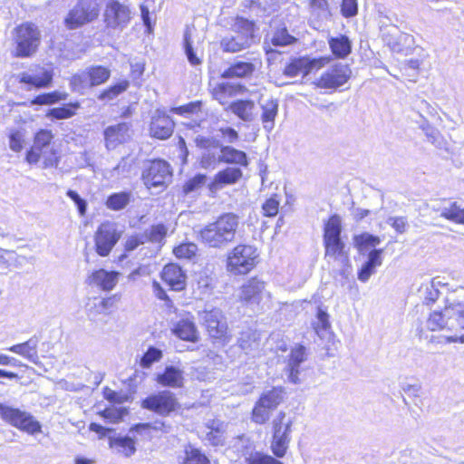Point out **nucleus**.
<instances>
[{"mask_svg":"<svg viewBox=\"0 0 464 464\" xmlns=\"http://www.w3.org/2000/svg\"><path fill=\"white\" fill-rule=\"evenodd\" d=\"M426 327L430 331L454 333L453 335L447 337V342L464 343V335H458L459 331H464V304L450 303L441 310L433 311L426 321Z\"/></svg>","mask_w":464,"mask_h":464,"instance_id":"nucleus-1","label":"nucleus"},{"mask_svg":"<svg viewBox=\"0 0 464 464\" xmlns=\"http://www.w3.org/2000/svg\"><path fill=\"white\" fill-rule=\"evenodd\" d=\"M239 226V217L234 213H225L199 231L201 241L213 248H224L234 242Z\"/></svg>","mask_w":464,"mask_h":464,"instance_id":"nucleus-2","label":"nucleus"},{"mask_svg":"<svg viewBox=\"0 0 464 464\" xmlns=\"http://www.w3.org/2000/svg\"><path fill=\"white\" fill-rule=\"evenodd\" d=\"M53 135L49 130H41L34 135V143L27 151L25 160L29 164L43 161L44 169L57 167L59 152L53 142Z\"/></svg>","mask_w":464,"mask_h":464,"instance_id":"nucleus-3","label":"nucleus"},{"mask_svg":"<svg viewBox=\"0 0 464 464\" xmlns=\"http://www.w3.org/2000/svg\"><path fill=\"white\" fill-rule=\"evenodd\" d=\"M13 37L14 49L12 53L16 58H28L38 50L41 43V33L32 23H24L14 29Z\"/></svg>","mask_w":464,"mask_h":464,"instance_id":"nucleus-4","label":"nucleus"},{"mask_svg":"<svg viewBox=\"0 0 464 464\" xmlns=\"http://www.w3.org/2000/svg\"><path fill=\"white\" fill-rule=\"evenodd\" d=\"M257 249L251 245H237L227 253V271L232 275H246L256 265Z\"/></svg>","mask_w":464,"mask_h":464,"instance_id":"nucleus-5","label":"nucleus"},{"mask_svg":"<svg viewBox=\"0 0 464 464\" xmlns=\"http://www.w3.org/2000/svg\"><path fill=\"white\" fill-rule=\"evenodd\" d=\"M234 34L221 40L225 52L236 53L249 47L254 42L255 24L246 19H237L234 25Z\"/></svg>","mask_w":464,"mask_h":464,"instance_id":"nucleus-6","label":"nucleus"},{"mask_svg":"<svg viewBox=\"0 0 464 464\" xmlns=\"http://www.w3.org/2000/svg\"><path fill=\"white\" fill-rule=\"evenodd\" d=\"M99 14V0H79L64 18V24L69 30L77 29L93 22Z\"/></svg>","mask_w":464,"mask_h":464,"instance_id":"nucleus-7","label":"nucleus"},{"mask_svg":"<svg viewBox=\"0 0 464 464\" xmlns=\"http://www.w3.org/2000/svg\"><path fill=\"white\" fill-rule=\"evenodd\" d=\"M0 417L4 421L30 435L42 431L41 423L24 411L0 403Z\"/></svg>","mask_w":464,"mask_h":464,"instance_id":"nucleus-8","label":"nucleus"},{"mask_svg":"<svg viewBox=\"0 0 464 464\" xmlns=\"http://www.w3.org/2000/svg\"><path fill=\"white\" fill-rule=\"evenodd\" d=\"M121 236L122 230L119 229L116 223L111 221L102 223L94 234L96 253L102 257L108 256Z\"/></svg>","mask_w":464,"mask_h":464,"instance_id":"nucleus-9","label":"nucleus"},{"mask_svg":"<svg viewBox=\"0 0 464 464\" xmlns=\"http://www.w3.org/2000/svg\"><path fill=\"white\" fill-rule=\"evenodd\" d=\"M172 177L169 164L162 160L145 163L142 179L147 188H165Z\"/></svg>","mask_w":464,"mask_h":464,"instance_id":"nucleus-10","label":"nucleus"},{"mask_svg":"<svg viewBox=\"0 0 464 464\" xmlns=\"http://www.w3.org/2000/svg\"><path fill=\"white\" fill-rule=\"evenodd\" d=\"M130 10L117 0H107L103 19L107 28L123 30L130 21Z\"/></svg>","mask_w":464,"mask_h":464,"instance_id":"nucleus-11","label":"nucleus"},{"mask_svg":"<svg viewBox=\"0 0 464 464\" xmlns=\"http://www.w3.org/2000/svg\"><path fill=\"white\" fill-rule=\"evenodd\" d=\"M197 147L203 150L199 164L205 169H215L222 162L221 143L214 138L198 136L195 139Z\"/></svg>","mask_w":464,"mask_h":464,"instance_id":"nucleus-12","label":"nucleus"},{"mask_svg":"<svg viewBox=\"0 0 464 464\" xmlns=\"http://www.w3.org/2000/svg\"><path fill=\"white\" fill-rule=\"evenodd\" d=\"M141 406L159 415L169 416L179 408V403L174 393L169 391H162L144 399Z\"/></svg>","mask_w":464,"mask_h":464,"instance_id":"nucleus-13","label":"nucleus"},{"mask_svg":"<svg viewBox=\"0 0 464 464\" xmlns=\"http://www.w3.org/2000/svg\"><path fill=\"white\" fill-rule=\"evenodd\" d=\"M237 296L245 304L257 306L264 299L270 298V293L266 290L264 281L252 277L242 285Z\"/></svg>","mask_w":464,"mask_h":464,"instance_id":"nucleus-14","label":"nucleus"},{"mask_svg":"<svg viewBox=\"0 0 464 464\" xmlns=\"http://www.w3.org/2000/svg\"><path fill=\"white\" fill-rule=\"evenodd\" d=\"M169 328L175 336L183 341L197 343L199 339L193 316L188 313L181 314L176 319H171Z\"/></svg>","mask_w":464,"mask_h":464,"instance_id":"nucleus-15","label":"nucleus"},{"mask_svg":"<svg viewBox=\"0 0 464 464\" xmlns=\"http://www.w3.org/2000/svg\"><path fill=\"white\" fill-rule=\"evenodd\" d=\"M257 104L263 129L269 133L276 126V119L279 111V101L271 94H260Z\"/></svg>","mask_w":464,"mask_h":464,"instance_id":"nucleus-16","label":"nucleus"},{"mask_svg":"<svg viewBox=\"0 0 464 464\" xmlns=\"http://www.w3.org/2000/svg\"><path fill=\"white\" fill-rule=\"evenodd\" d=\"M200 318L203 321L208 334L215 339L225 338L227 333V320L220 309L213 308L204 310L200 313Z\"/></svg>","mask_w":464,"mask_h":464,"instance_id":"nucleus-17","label":"nucleus"},{"mask_svg":"<svg viewBox=\"0 0 464 464\" xmlns=\"http://www.w3.org/2000/svg\"><path fill=\"white\" fill-rule=\"evenodd\" d=\"M351 74L352 71L347 64L336 63L321 75L317 86L325 89L338 88L350 79Z\"/></svg>","mask_w":464,"mask_h":464,"instance_id":"nucleus-18","label":"nucleus"},{"mask_svg":"<svg viewBox=\"0 0 464 464\" xmlns=\"http://www.w3.org/2000/svg\"><path fill=\"white\" fill-rule=\"evenodd\" d=\"M130 123L120 122L108 126L104 131V141L107 150H114L130 139Z\"/></svg>","mask_w":464,"mask_h":464,"instance_id":"nucleus-19","label":"nucleus"},{"mask_svg":"<svg viewBox=\"0 0 464 464\" xmlns=\"http://www.w3.org/2000/svg\"><path fill=\"white\" fill-rule=\"evenodd\" d=\"M20 83L29 84L35 88L48 87L53 77V69L44 66H36L32 72H24L18 74Z\"/></svg>","mask_w":464,"mask_h":464,"instance_id":"nucleus-20","label":"nucleus"},{"mask_svg":"<svg viewBox=\"0 0 464 464\" xmlns=\"http://www.w3.org/2000/svg\"><path fill=\"white\" fill-rule=\"evenodd\" d=\"M174 125V121L169 115L157 111L151 118L150 134L153 138L166 140L172 135Z\"/></svg>","mask_w":464,"mask_h":464,"instance_id":"nucleus-21","label":"nucleus"},{"mask_svg":"<svg viewBox=\"0 0 464 464\" xmlns=\"http://www.w3.org/2000/svg\"><path fill=\"white\" fill-rule=\"evenodd\" d=\"M306 349L303 345H295L292 348L286 366L287 378L292 383L300 382V373L303 370L302 363L307 359Z\"/></svg>","mask_w":464,"mask_h":464,"instance_id":"nucleus-22","label":"nucleus"},{"mask_svg":"<svg viewBox=\"0 0 464 464\" xmlns=\"http://www.w3.org/2000/svg\"><path fill=\"white\" fill-rule=\"evenodd\" d=\"M120 273L116 271H107L98 269L92 272L86 279L89 285L96 286L102 291L112 290L119 281Z\"/></svg>","mask_w":464,"mask_h":464,"instance_id":"nucleus-23","label":"nucleus"},{"mask_svg":"<svg viewBox=\"0 0 464 464\" xmlns=\"http://www.w3.org/2000/svg\"><path fill=\"white\" fill-rule=\"evenodd\" d=\"M233 448L245 456L246 464H268L269 462L270 456L252 451V443L245 436L235 439Z\"/></svg>","mask_w":464,"mask_h":464,"instance_id":"nucleus-24","label":"nucleus"},{"mask_svg":"<svg viewBox=\"0 0 464 464\" xmlns=\"http://www.w3.org/2000/svg\"><path fill=\"white\" fill-rule=\"evenodd\" d=\"M157 382L164 387L181 388L184 385L183 370L173 366H166L162 373L157 375Z\"/></svg>","mask_w":464,"mask_h":464,"instance_id":"nucleus-25","label":"nucleus"},{"mask_svg":"<svg viewBox=\"0 0 464 464\" xmlns=\"http://www.w3.org/2000/svg\"><path fill=\"white\" fill-rule=\"evenodd\" d=\"M161 278L173 290L179 291L185 287L186 276L178 265L169 264L165 266L161 272Z\"/></svg>","mask_w":464,"mask_h":464,"instance_id":"nucleus-26","label":"nucleus"},{"mask_svg":"<svg viewBox=\"0 0 464 464\" xmlns=\"http://www.w3.org/2000/svg\"><path fill=\"white\" fill-rule=\"evenodd\" d=\"M229 110L240 120L252 122L256 119V104L251 100H237L230 103Z\"/></svg>","mask_w":464,"mask_h":464,"instance_id":"nucleus-27","label":"nucleus"},{"mask_svg":"<svg viewBox=\"0 0 464 464\" xmlns=\"http://www.w3.org/2000/svg\"><path fill=\"white\" fill-rule=\"evenodd\" d=\"M324 256L334 261H338L341 265H347L349 262L348 253L345 251V245L342 239L324 240Z\"/></svg>","mask_w":464,"mask_h":464,"instance_id":"nucleus-28","label":"nucleus"},{"mask_svg":"<svg viewBox=\"0 0 464 464\" xmlns=\"http://www.w3.org/2000/svg\"><path fill=\"white\" fill-rule=\"evenodd\" d=\"M38 343V338L33 336L28 341L14 344L7 348V350L23 356L34 364H37L39 362V356L37 353Z\"/></svg>","mask_w":464,"mask_h":464,"instance_id":"nucleus-29","label":"nucleus"},{"mask_svg":"<svg viewBox=\"0 0 464 464\" xmlns=\"http://www.w3.org/2000/svg\"><path fill=\"white\" fill-rule=\"evenodd\" d=\"M109 446L125 458L133 456L136 452V441L130 436H113L109 438Z\"/></svg>","mask_w":464,"mask_h":464,"instance_id":"nucleus-30","label":"nucleus"},{"mask_svg":"<svg viewBox=\"0 0 464 464\" xmlns=\"http://www.w3.org/2000/svg\"><path fill=\"white\" fill-rule=\"evenodd\" d=\"M382 249H374L371 251L368 255V260L362 266L360 271L358 272V279L361 282H367L369 278L375 274L376 267L382 266Z\"/></svg>","mask_w":464,"mask_h":464,"instance_id":"nucleus-31","label":"nucleus"},{"mask_svg":"<svg viewBox=\"0 0 464 464\" xmlns=\"http://www.w3.org/2000/svg\"><path fill=\"white\" fill-rule=\"evenodd\" d=\"M255 70L256 66L251 62L236 61L222 72L221 76L226 79L248 77Z\"/></svg>","mask_w":464,"mask_h":464,"instance_id":"nucleus-32","label":"nucleus"},{"mask_svg":"<svg viewBox=\"0 0 464 464\" xmlns=\"http://www.w3.org/2000/svg\"><path fill=\"white\" fill-rule=\"evenodd\" d=\"M242 175L240 169L228 167L216 174L212 187L218 188L225 185L235 184L242 178Z\"/></svg>","mask_w":464,"mask_h":464,"instance_id":"nucleus-33","label":"nucleus"},{"mask_svg":"<svg viewBox=\"0 0 464 464\" xmlns=\"http://www.w3.org/2000/svg\"><path fill=\"white\" fill-rule=\"evenodd\" d=\"M238 346L246 353L257 351L260 345V336L256 331L248 329L240 334Z\"/></svg>","mask_w":464,"mask_h":464,"instance_id":"nucleus-34","label":"nucleus"},{"mask_svg":"<svg viewBox=\"0 0 464 464\" xmlns=\"http://www.w3.org/2000/svg\"><path fill=\"white\" fill-rule=\"evenodd\" d=\"M328 44L332 53L338 58H345L352 52V43L346 35L331 37Z\"/></svg>","mask_w":464,"mask_h":464,"instance_id":"nucleus-35","label":"nucleus"},{"mask_svg":"<svg viewBox=\"0 0 464 464\" xmlns=\"http://www.w3.org/2000/svg\"><path fill=\"white\" fill-rule=\"evenodd\" d=\"M178 464H210V461L199 450L188 446L178 456Z\"/></svg>","mask_w":464,"mask_h":464,"instance_id":"nucleus-36","label":"nucleus"},{"mask_svg":"<svg viewBox=\"0 0 464 464\" xmlns=\"http://www.w3.org/2000/svg\"><path fill=\"white\" fill-rule=\"evenodd\" d=\"M222 152V162L227 164H237L246 167L248 160L246 154L239 150H237L231 146H223L221 148Z\"/></svg>","mask_w":464,"mask_h":464,"instance_id":"nucleus-37","label":"nucleus"},{"mask_svg":"<svg viewBox=\"0 0 464 464\" xmlns=\"http://www.w3.org/2000/svg\"><path fill=\"white\" fill-rule=\"evenodd\" d=\"M284 395L285 391L283 388L274 387L269 391L264 392L258 401L273 411L283 401Z\"/></svg>","mask_w":464,"mask_h":464,"instance_id":"nucleus-38","label":"nucleus"},{"mask_svg":"<svg viewBox=\"0 0 464 464\" xmlns=\"http://www.w3.org/2000/svg\"><path fill=\"white\" fill-rule=\"evenodd\" d=\"M439 285H440V281L438 280V278H433L430 281L421 285L419 292L426 304H433L439 298Z\"/></svg>","mask_w":464,"mask_h":464,"instance_id":"nucleus-39","label":"nucleus"},{"mask_svg":"<svg viewBox=\"0 0 464 464\" xmlns=\"http://www.w3.org/2000/svg\"><path fill=\"white\" fill-rule=\"evenodd\" d=\"M342 220L338 215L332 216L325 223L324 227V241L341 239Z\"/></svg>","mask_w":464,"mask_h":464,"instance_id":"nucleus-40","label":"nucleus"},{"mask_svg":"<svg viewBox=\"0 0 464 464\" xmlns=\"http://www.w3.org/2000/svg\"><path fill=\"white\" fill-rule=\"evenodd\" d=\"M24 260V256L16 255L14 251L0 250V269L9 270L11 266L18 267Z\"/></svg>","mask_w":464,"mask_h":464,"instance_id":"nucleus-41","label":"nucleus"},{"mask_svg":"<svg viewBox=\"0 0 464 464\" xmlns=\"http://www.w3.org/2000/svg\"><path fill=\"white\" fill-rule=\"evenodd\" d=\"M225 428L226 425L223 422L213 420L211 426H209L210 430L207 433L206 439L213 446L223 445L225 441Z\"/></svg>","mask_w":464,"mask_h":464,"instance_id":"nucleus-42","label":"nucleus"},{"mask_svg":"<svg viewBox=\"0 0 464 464\" xmlns=\"http://www.w3.org/2000/svg\"><path fill=\"white\" fill-rule=\"evenodd\" d=\"M70 83L72 90L81 94L84 93L85 90L93 87L92 84H91V80L87 69L74 74L72 77Z\"/></svg>","mask_w":464,"mask_h":464,"instance_id":"nucleus-43","label":"nucleus"},{"mask_svg":"<svg viewBox=\"0 0 464 464\" xmlns=\"http://www.w3.org/2000/svg\"><path fill=\"white\" fill-rule=\"evenodd\" d=\"M87 72L93 87L104 83L111 76V71L100 65L89 67Z\"/></svg>","mask_w":464,"mask_h":464,"instance_id":"nucleus-44","label":"nucleus"},{"mask_svg":"<svg viewBox=\"0 0 464 464\" xmlns=\"http://www.w3.org/2000/svg\"><path fill=\"white\" fill-rule=\"evenodd\" d=\"M380 242L381 240L378 237L368 233H362L361 235L354 236L353 237L354 246L359 249L360 252L365 251L369 247H373L379 245Z\"/></svg>","mask_w":464,"mask_h":464,"instance_id":"nucleus-45","label":"nucleus"},{"mask_svg":"<svg viewBox=\"0 0 464 464\" xmlns=\"http://www.w3.org/2000/svg\"><path fill=\"white\" fill-rule=\"evenodd\" d=\"M130 194L127 192L114 193L111 195L106 201L108 208L112 210H121L130 202Z\"/></svg>","mask_w":464,"mask_h":464,"instance_id":"nucleus-46","label":"nucleus"},{"mask_svg":"<svg viewBox=\"0 0 464 464\" xmlns=\"http://www.w3.org/2000/svg\"><path fill=\"white\" fill-rule=\"evenodd\" d=\"M440 216L455 223L464 224V208H461L456 202H453L449 208H444Z\"/></svg>","mask_w":464,"mask_h":464,"instance_id":"nucleus-47","label":"nucleus"},{"mask_svg":"<svg viewBox=\"0 0 464 464\" xmlns=\"http://www.w3.org/2000/svg\"><path fill=\"white\" fill-rule=\"evenodd\" d=\"M312 324L317 335L323 337L324 333L331 328L329 314L324 310L318 308L316 319Z\"/></svg>","mask_w":464,"mask_h":464,"instance_id":"nucleus-48","label":"nucleus"},{"mask_svg":"<svg viewBox=\"0 0 464 464\" xmlns=\"http://www.w3.org/2000/svg\"><path fill=\"white\" fill-rule=\"evenodd\" d=\"M290 436L273 435L271 449L277 458H283L289 446Z\"/></svg>","mask_w":464,"mask_h":464,"instance_id":"nucleus-49","label":"nucleus"},{"mask_svg":"<svg viewBox=\"0 0 464 464\" xmlns=\"http://www.w3.org/2000/svg\"><path fill=\"white\" fill-rule=\"evenodd\" d=\"M170 425L166 424L164 421H156L154 423H139L130 429V433L135 431L138 434H142L143 430H160L168 433L170 431Z\"/></svg>","mask_w":464,"mask_h":464,"instance_id":"nucleus-50","label":"nucleus"},{"mask_svg":"<svg viewBox=\"0 0 464 464\" xmlns=\"http://www.w3.org/2000/svg\"><path fill=\"white\" fill-rule=\"evenodd\" d=\"M99 414L111 423H118L128 414V410L124 407H110L100 411Z\"/></svg>","mask_w":464,"mask_h":464,"instance_id":"nucleus-51","label":"nucleus"},{"mask_svg":"<svg viewBox=\"0 0 464 464\" xmlns=\"http://www.w3.org/2000/svg\"><path fill=\"white\" fill-rule=\"evenodd\" d=\"M129 87V82L128 81H121V82L111 86L107 90L103 91L99 95V100L101 101H110L117 97L121 92H125Z\"/></svg>","mask_w":464,"mask_h":464,"instance_id":"nucleus-52","label":"nucleus"},{"mask_svg":"<svg viewBox=\"0 0 464 464\" xmlns=\"http://www.w3.org/2000/svg\"><path fill=\"white\" fill-rule=\"evenodd\" d=\"M24 145V132L22 130L12 129L9 132V148L14 152H20Z\"/></svg>","mask_w":464,"mask_h":464,"instance_id":"nucleus-53","label":"nucleus"},{"mask_svg":"<svg viewBox=\"0 0 464 464\" xmlns=\"http://www.w3.org/2000/svg\"><path fill=\"white\" fill-rule=\"evenodd\" d=\"M305 59L304 58L295 59L285 66L284 73L289 77H295L299 74L306 75L307 70H305Z\"/></svg>","mask_w":464,"mask_h":464,"instance_id":"nucleus-54","label":"nucleus"},{"mask_svg":"<svg viewBox=\"0 0 464 464\" xmlns=\"http://www.w3.org/2000/svg\"><path fill=\"white\" fill-rule=\"evenodd\" d=\"M185 53L189 63L193 66L199 65L202 63L201 57L195 52L189 33L187 31L184 36Z\"/></svg>","mask_w":464,"mask_h":464,"instance_id":"nucleus-55","label":"nucleus"},{"mask_svg":"<svg viewBox=\"0 0 464 464\" xmlns=\"http://www.w3.org/2000/svg\"><path fill=\"white\" fill-rule=\"evenodd\" d=\"M271 412L261 401H257L252 411V420L257 424H264L269 420Z\"/></svg>","mask_w":464,"mask_h":464,"instance_id":"nucleus-56","label":"nucleus"},{"mask_svg":"<svg viewBox=\"0 0 464 464\" xmlns=\"http://www.w3.org/2000/svg\"><path fill=\"white\" fill-rule=\"evenodd\" d=\"M285 413L279 412L276 418L274 420V435L290 436L292 421L288 420L284 422Z\"/></svg>","mask_w":464,"mask_h":464,"instance_id":"nucleus-57","label":"nucleus"},{"mask_svg":"<svg viewBox=\"0 0 464 464\" xmlns=\"http://www.w3.org/2000/svg\"><path fill=\"white\" fill-rule=\"evenodd\" d=\"M295 38L289 34L286 28H280L276 30L272 37V44L275 46H285L292 44L295 42Z\"/></svg>","mask_w":464,"mask_h":464,"instance_id":"nucleus-58","label":"nucleus"},{"mask_svg":"<svg viewBox=\"0 0 464 464\" xmlns=\"http://www.w3.org/2000/svg\"><path fill=\"white\" fill-rule=\"evenodd\" d=\"M162 356L161 350L156 347H150L140 359V366L150 368L153 362L160 361Z\"/></svg>","mask_w":464,"mask_h":464,"instance_id":"nucleus-59","label":"nucleus"},{"mask_svg":"<svg viewBox=\"0 0 464 464\" xmlns=\"http://www.w3.org/2000/svg\"><path fill=\"white\" fill-rule=\"evenodd\" d=\"M167 231L168 229L163 224H158L152 226L144 235L146 236V240L160 243L165 238Z\"/></svg>","mask_w":464,"mask_h":464,"instance_id":"nucleus-60","label":"nucleus"},{"mask_svg":"<svg viewBox=\"0 0 464 464\" xmlns=\"http://www.w3.org/2000/svg\"><path fill=\"white\" fill-rule=\"evenodd\" d=\"M197 251H198V246L194 243L180 244L179 246H176L173 249V253L178 258H188V259L195 256Z\"/></svg>","mask_w":464,"mask_h":464,"instance_id":"nucleus-61","label":"nucleus"},{"mask_svg":"<svg viewBox=\"0 0 464 464\" xmlns=\"http://www.w3.org/2000/svg\"><path fill=\"white\" fill-rule=\"evenodd\" d=\"M240 89V85H233L229 82H222L215 88L214 94L217 99L221 100L226 95L236 94Z\"/></svg>","mask_w":464,"mask_h":464,"instance_id":"nucleus-62","label":"nucleus"},{"mask_svg":"<svg viewBox=\"0 0 464 464\" xmlns=\"http://www.w3.org/2000/svg\"><path fill=\"white\" fill-rule=\"evenodd\" d=\"M207 177L203 174H198L194 178L188 180L184 187L183 191L185 194H189L198 191L206 183Z\"/></svg>","mask_w":464,"mask_h":464,"instance_id":"nucleus-63","label":"nucleus"},{"mask_svg":"<svg viewBox=\"0 0 464 464\" xmlns=\"http://www.w3.org/2000/svg\"><path fill=\"white\" fill-rule=\"evenodd\" d=\"M279 204L276 195L269 198L262 206L263 214L266 217H275L278 213Z\"/></svg>","mask_w":464,"mask_h":464,"instance_id":"nucleus-64","label":"nucleus"}]
</instances>
